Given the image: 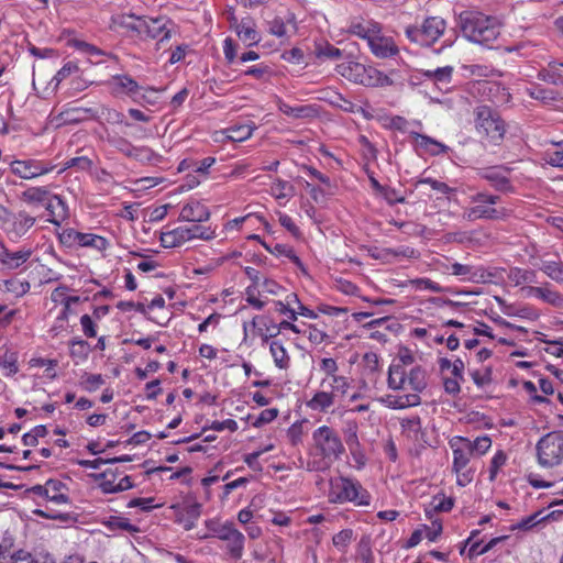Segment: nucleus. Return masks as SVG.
Masks as SVG:
<instances>
[{"label": "nucleus", "instance_id": "obj_40", "mask_svg": "<svg viewBox=\"0 0 563 563\" xmlns=\"http://www.w3.org/2000/svg\"><path fill=\"white\" fill-rule=\"evenodd\" d=\"M236 34L242 41L247 43L249 46L257 44L260 41L257 31L245 22L236 25Z\"/></svg>", "mask_w": 563, "mask_h": 563}, {"label": "nucleus", "instance_id": "obj_28", "mask_svg": "<svg viewBox=\"0 0 563 563\" xmlns=\"http://www.w3.org/2000/svg\"><path fill=\"white\" fill-rule=\"evenodd\" d=\"M407 382V372L405 367L400 364H391L388 371V387L395 390H400L405 388V384Z\"/></svg>", "mask_w": 563, "mask_h": 563}, {"label": "nucleus", "instance_id": "obj_5", "mask_svg": "<svg viewBox=\"0 0 563 563\" xmlns=\"http://www.w3.org/2000/svg\"><path fill=\"white\" fill-rule=\"evenodd\" d=\"M446 23L440 16L427 18L421 26H407L406 36L421 46L432 45L445 31Z\"/></svg>", "mask_w": 563, "mask_h": 563}, {"label": "nucleus", "instance_id": "obj_64", "mask_svg": "<svg viewBox=\"0 0 563 563\" xmlns=\"http://www.w3.org/2000/svg\"><path fill=\"white\" fill-rule=\"evenodd\" d=\"M472 378L478 387L485 386L492 382V368L487 367L483 374L475 371L472 373Z\"/></svg>", "mask_w": 563, "mask_h": 563}, {"label": "nucleus", "instance_id": "obj_29", "mask_svg": "<svg viewBox=\"0 0 563 563\" xmlns=\"http://www.w3.org/2000/svg\"><path fill=\"white\" fill-rule=\"evenodd\" d=\"M547 164L563 169V141L551 142V146L543 153Z\"/></svg>", "mask_w": 563, "mask_h": 563}, {"label": "nucleus", "instance_id": "obj_41", "mask_svg": "<svg viewBox=\"0 0 563 563\" xmlns=\"http://www.w3.org/2000/svg\"><path fill=\"white\" fill-rule=\"evenodd\" d=\"M113 84L117 88H120L121 91H124L131 96H135L140 90L137 82L128 75L113 77Z\"/></svg>", "mask_w": 563, "mask_h": 563}, {"label": "nucleus", "instance_id": "obj_9", "mask_svg": "<svg viewBox=\"0 0 563 563\" xmlns=\"http://www.w3.org/2000/svg\"><path fill=\"white\" fill-rule=\"evenodd\" d=\"M66 485L58 479H48L44 485H35L29 488V494L37 495L55 504H67L68 496L63 492Z\"/></svg>", "mask_w": 563, "mask_h": 563}, {"label": "nucleus", "instance_id": "obj_7", "mask_svg": "<svg viewBox=\"0 0 563 563\" xmlns=\"http://www.w3.org/2000/svg\"><path fill=\"white\" fill-rule=\"evenodd\" d=\"M168 21L164 18L156 19H134L133 23H126L125 25L137 32L140 35H145L150 38H159L156 43L157 49L164 48V44L170 38L172 32L167 27Z\"/></svg>", "mask_w": 563, "mask_h": 563}, {"label": "nucleus", "instance_id": "obj_2", "mask_svg": "<svg viewBox=\"0 0 563 563\" xmlns=\"http://www.w3.org/2000/svg\"><path fill=\"white\" fill-rule=\"evenodd\" d=\"M312 440L317 455L321 457V461L308 463V468L311 471L328 468L332 462L339 460L344 453V445L338 432L328 426L316 429L312 433Z\"/></svg>", "mask_w": 563, "mask_h": 563}, {"label": "nucleus", "instance_id": "obj_46", "mask_svg": "<svg viewBox=\"0 0 563 563\" xmlns=\"http://www.w3.org/2000/svg\"><path fill=\"white\" fill-rule=\"evenodd\" d=\"M185 230L189 234V241L192 239H201L205 241H209L214 238V231H211L210 229L199 225V224H194L191 227H185Z\"/></svg>", "mask_w": 563, "mask_h": 563}, {"label": "nucleus", "instance_id": "obj_10", "mask_svg": "<svg viewBox=\"0 0 563 563\" xmlns=\"http://www.w3.org/2000/svg\"><path fill=\"white\" fill-rule=\"evenodd\" d=\"M471 199L473 203H476L475 208L484 212L483 214H481L482 219L499 220L508 216L506 209H498L492 207L493 205H496L500 200L499 196L478 192L474 195Z\"/></svg>", "mask_w": 563, "mask_h": 563}, {"label": "nucleus", "instance_id": "obj_4", "mask_svg": "<svg viewBox=\"0 0 563 563\" xmlns=\"http://www.w3.org/2000/svg\"><path fill=\"white\" fill-rule=\"evenodd\" d=\"M538 463L543 467H553L563 460V431H553L543 435L536 446Z\"/></svg>", "mask_w": 563, "mask_h": 563}, {"label": "nucleus", "instance_id": "obj_34", "mask_svg": "<svg viewBox=\"0 0 563 563\" xmlns=\"http://www.w3.org/2000/svg\"><path fill=\"white\" fill-rule=\"evenodd\" d=\"M278 108L284 114L296 119L309 118L316 114V110L311 106L291 107L280 101Z\"/></svg>", "mask_w": 563, "mask_h": 563}, {"label": "nucleus", "instance_id": "obj_63", "mask_svg": "<svg viewBox=\"0 0 563 563\" xmlns=\"http://www.w3.org/2000/svg\"><path fill=\"white\" fill-rule=\"evenodd\" d=\"M80 324L87 338H95L97 335L96 325L89 314L81 316Z\"/></svg>", "mask_w": 563, "mask_h": 563}, {"label": "nucleus", "instance_id": "obj_6", "mask_svg": "<svg viewBox=\"0 0 563 563\" xmlns=\"http://www.w3.org/2000/svg\"><path fill=\"white\" fill-rule=\"evenodd\" d=\"M476 130L493 141H499L505 134V123L500 117L487 106H479L475 109Z\"/></svg>", "mask_w": 563, "mask_h": 563}, {"label": "nucleus", "instance_id": "obj_52", "mask_svg": "<svg viewBox=\"0 0 563 563\" xmlns=\"http://www.w3.org/2000/svg\"><path fill=\"white\" fill-rule=\"evenodd\" d=\"M328 101L334 106V107H338L346 112H353L354 111V107L355 104L345 99L341 93L339 92H335V91H332L330 93V97L328 98Z\"/></svg>", "mask_w": 563, "mask_h": 563}, {"label": "nucleus", "instance_id": "obj_12", "mask_svg": "<svg viewBox=\"0 0 563 563\" xmlns=\"http://www.w3.org/2000/svg\"><path fill=\"white\" fill-rule=\"evenodd\" d=\"M33 251L30 247H21L11 251L0 242V264L7 269H16L26 263Z\"/></svg>", "mask_w": 563, "mask_h": 563}, {"label": "nucleus", "instance_id": "obj_51", "mask_svg": "<svg viewBox=\"0 0 563 563\" xmlns=\"http://www.w3.org/2000/svg\"><path fill=\"white\" fill-rule=\"evenodd\" d=\"M463 444H466L467 448L471 446L472 453L477 452L478 454H484L490 448L492 440L488 437H478L474 441L464 439Z\"/></svg>", "mask_w": 563, "mask_h": 563}, {"label": "nucleus", "instance_id": "obj_8", "mask_svg": "<svg viewBox=\"0 0 563 563\" xmlns=\"http://www.w3.org/2000/svg\"><path fill=\"white\" fill-rule=\"evenodd\" d=\"M350 69L355 73L354 80L361 85L368 87H383L393 85V80L378 69L374 67L366 68L358 63L350 66Z\"/></svg>", "mask_w": 563, "mask_h": 563}, {"label": "nucleus", "instance_id": "obj_35", "mask_svg": "<svg viewBox=\"0 0 563 563\" xmlns=\"http://www.w3.org/2000/svg\"><path fill=\"white\" fill-rule=\"evenodd\" d=\"M254 126L250 124H241L228 128L224 133L228 140L232 142H243L252 136Z\"/></svg>", "mask_w": 563, "mask_h": 563}, {"label": "nucleus", "instance_id": "obj_32", "mask_svg": "<svg viewBox=\"0 0 563 563\" xmlns=\"http://www.w3.org/2000/svg\"><path fill=\"white\" fill-rule=\"evenodd\" d=\"M387 401L390 408L404 409L407 407L418 406L421 402V398L417 394H407L402 396H387Z\"/></svg>", "mask_w": 563, "mask_h": 563}, {"label": "nucleus", "instance_id": "obj_1", "mask_svg": "<svg viewBox=\"0 0 563 563\" xmlns=\"http://www.w3.org/2000/svg\"><path fill=\"white\" fill-rule=\"evenodd\" d=\"M459 26L467 40L487 46L500 34L498 21L477 11L461 12Z\"/></svg>", "mask_w": 563, "mask_h": 563}, {"label": "nucleus", "instance_id": "obj_25", "mask_svg": "<svg viewBox=\"0 0 563 563\" xmlns=\"http://www.w3.org/2000/svg\"><path fill=\"white\" fill-rule=\"evenodd\" d=\"M159 240L164 247H176L189 241V234L185 230V227H179L174 230L163 232Z\"/></svg>", "mask_w": 563, "mask_h": 563}, {"label": "nucleus", "instance_id": "obj_54", "mask_svg": "<svg viewBox=\"0 0 563 563\" xmlns=\"http://www.w3.org/2000/svg\"><path fill=\"white\" fill-rule=\"evenodd\" d=\"M507 455L503 451H498L490 461L489 466V481H495L498 471L505 465Z\"/></svg>", "mask_w": 563, "mask_h": 563}, {"label": "nucleus", "instance_id": "obj_58", "mask_svg": "<svg viewBox=\"0 0 563 563\" xmlns=\"http://www.w3.org/2000/svg\"><path fill=\"white\" fill-rule=\"evenodd\" d=\"M352 537L353 531L351 529H344L339 533L334 534L332 541L335 547L345 548L351 542Z\"/></svg>", "mask_w": 563, "mask_h": 563}, {"label": "nucleus", "instance_id": "obj_13", "mask_svg": "<svg viewBox=\"0 0 563 563\" xmlns=\"http://www.w3.org/2000/svg\"><path fill=\"white\" fill-rule=\"evenodd\" d=\"M35 217L29 214L26 211H19L18 213L11 214L7 231L15 238H21L29 232L35 224Z\"/></svg>", "mask_w": 563, "mask_h": 563}, {"label": "nucleus", "instance_id": "obj_43", "mask_svg": "<svg viewBox=\"0 0 563 563\" xmlns=\"http://www.w3.org/2000/svg\"><path fill=\"white\" fill-rule=\"evenodd\" d=\"M329 387V390L334 396L335 393H340L342 395L346 394L349 388L347 379L344 376H333L331 378V382H328L327 379H322L321 386L322 387Z\"/></svg>", "mask_w": 563, "mask_h": 563}, {"label": "nucleus", "instance_id": "obj_30", "mask_svg": "<svg viewBox=\"0 0 563 563\" xmlns=\"http://www.w3.org/2000/svg\"><path fill=\"white\" fill-rule=\"evenodd\" d=\"M334 404V396L330 390H321L308 401V407L312 410L327 411Z\"/></svg>", "mask_w": 563, "mask_h": 563}, {"label": "nucleus", "instance_id": "obj_20", "mask_svg": "<svg viewBox=\"0 0 563 563\" xmlns=\"http://www.w3.org/2000/svg\"><path fill=\"white\" fill-rule=\"evenodd\" d=\"M421 74L427 79L433 81L440 89L449 90L452 82L453 67L444 66L437 69L421 70Z\"/></svg>", "mask_w": 563, "mask_h": 563}, {"label": "nucleus", "instance_id": "obj_19", "mask_svg": "<svg viewBox=\"0 0 563 563\" xmlns=\"http://www.w3.org/2000/svg\"><path fill=\"white\" fill-rule=\"evenodd\" d=\"M528 296H534L553 307L563 306V295L548 287L528 286L522 288Z\"/></svg>", "mask_w": 563, "mask_h": 563}, {"label": "nucleus", "instance_id": "obj_38", "mask_svg": "<svg viewBox=\"0 0 563 563\" xmlns=\"http://www.w3.org/2000/svg\"><path fill=\"white\" fill-rule=\"evenodd\" d=\"M563 63H556V62H552L549 64V68L548 69H542L539 71L538 74V78L540 80H543V81H547L549 84H552V85H560L563 82V77L561 74H559V67H563L562 66Z\"/></svg>", "mask_w": 563, "mask_h": 563}, {"label": "nucleus", "instance_id": "obj_23", "mask_svg": "<svg viewBox=\"0 0 563 563\" xmlns=\"http://www.w3.org/2000/svg\"><path fill=\"white\" fill-rule=\"evenodd\" d=\"M52 192L46 187H30L21 194V200L32 206H46Z\"/></svg>", "mask_w": 563, "mask_h": 563}, {"label": "nucleus", "instance_id": "obj_37", "mask_svg": "<svg viewBox=\"0 0 563 563\" xmlns=\"http://www.w3.org/2000/svg\"><path fill=\"white\" fill-rule=\"evenodd\" d=\"M0 367L7 371L5 375L11 376L18 373V354L11 350L5 349L0 351Z\"/></svg>", "mask_w": 563, "mask_h": 563}, {"label": "nucleus", "instance_id": "obj_15", "mask_svg": "<svg viewBox=\"0 0 563 563\" xmlns=\"http://www.w3.org/2000/svg\"><path fill=\"white\" fill-rule=\"evenodd\" d=\"M372 53L379 58H387L398 53V47L390 37L374 34L368 41Z\"/></svg>", "mask_w": 563, "mask_h": 563}, {"label": "nucleus", "instance_id": "obj_39", "mask_svg": "<svg viewBox=\"0 0 563 563\" xmlns=\"http://www.w3.org/2000/svg\"><path fill=\"white\" fill-rule=\"evenodd\" d=\"M77 244L80 246H90L95 247L99 251L106 250L108 242L104 238L90 234V233H81L79 232Z\"/></svg>", "mask_w": 563, "mask_h": 563}, {"label": "nucleus", "instance_id": "obj_16", "mask_svg": "<svg viewBox=\"0 0 563 563\" xmlns=\"http://www.w3.org/2000/svg\"><path fill=\"white\" fill-rule=\"evenodd\" d=\"M210 211L199 201L188 202L181 208L179 220L189 222H205L209 220Z\"/></svg>", "mask_w": 563, "mask_h": 563}, {"label": "nucleus", "instance_id": "obj_53", "mask_svg": "<svg viewBox=\"0 0 563 563\" xmlns=\"http://www.w3.org/2000/svg\"><path fill=\"white\" fill-rule=\"evenodd\" d=\"M389 255L404 256V257H417V252L410 247H401L399 250L384 249L379 254L373 255L376 258H387Z\"/></svg>", "mask_w": 563, "mask_h": 563}, {"label": "nucleus", "instance_id": "obj_45", "mask_svg": "<svg viewBox=\"0 0 563 563\" xmlns=\"http://www.w3.org/2000/svg\"><path fill=\"white\" fill-rule=\"evenodd\" d=\"M65 117L66 122H79L92 114V110L89 108L74 107L69 108L62 113Z\"/></svg>", "mask_w": 563, "mask_h": 563}, {"label": "nucleus", "instance_id": "obj_44", "mask_svg": "<svg viewBox=\"0 0 563 563\" xmlns=\"http://www.w3.org/2000/svg\"><path fill=\"white\" fill-rule=\"evenodd\" d=\"M528 93L531 98L540 100L544 103L556 100V92L551 89H544L539 86H533L528 89Z\"/></svg>", "mask_w": 563, "mask_h": 563}, {"label": "nucleus", "instance_id": "obj_33", "mask_svg": "<svg viewBox=\"0 0 563 563\" xmlns=\"http://www.w3.org/2000/svg\"><path fill=\"white\" fill-rule=\"evenodd\" d=\"M454 506V499L452 497H445L442 494L435 495L432 498L429 507L426 509V514L431 518L432 512L450 511Z\"/></svg>", "mask_w": 563, "mask_h": 563}, {"label": "nucleus", "instance_id": "obj_24", "mask_svg": "<svg viewBox=\"0 0 563 563\" xmlns=\"http://www.w3.org/2000/svg\"><path fill=\"white\" fill-rule=\"evenodd\" d=\"M410 136L418 147L424 150L427 153L431 155H438L440 153L446 152L448 150V146L431 139L430 136L422 135L417 132H411Z\"/></svg>", "mask_w": 563, "mask_h": 563}, {"label": "nucleus", "instance_id": "obj_61", "mask_svg": "<svg viewBox=\"0 0 563 563\" xmlns=\"http://www.w3.org/2000/svg\"><path fill=\"white\" fill-rule=\"evenodd\" d=\"M278 416V410L276 408H269L263 410L260 416L256 418L254 423L255 427H260L266 423L272 422Z\"/></svg>", "mask_w": 563, "mask_h": 563}, {"label": "nucleus", "instance_id": "obj_47", "mask_svg": "<svg viewBox=\"0 0 563 563\" xmlns=\"http://www.w3.org/2000/svg\"><path fill=\"white\" fill-rule=\"evenodd\" d=\"M103 384L104 379L101 374H85L80 382L81 387L89 393L96 391Z\"/></svg>", "mask_w": 563, "mask_h": 563}, {"label": "nucleus", "instance_id": "obj_62", "mask_svg": "<svg viewBox=\"0 0 563 563\" xmlns=\"http://www.w3.org/2000/svg\"><path fill=\"white\" fill-rule=\"evenodd\" d=\"M346 444L350 448V451L352 455H355V450L360 448V442L357 438V427L356 424H353L349 428L347 435H346Z\"/></svg>", "mask_w": 563, "mask_h": 563}, {"label": "nucleus", "instance_id": "obj_49", "mask_svg": "<svg viewBox=\"0 0 563 563\" xmlns=\"http://www.w3.org/2000/svg\"><path fill=\"white\" fill-rule=\"evenodd\" d=\"M90 346L88 342L81 339H74L70 341V356L78 358H86L89 354Z\"/></svg>", "mask_w": 563, "mask_h": 563}, {"label": "nucleus", "instance_id": "obj_17", "mask_svg": "<svg viewBox=\"0 0 563 563\" xmlns=\"http://www.w3.org/2000/svg\"><path fill=\"white\" fill-rule=\"evenodd\" d=\"M507 169L500 167H489L483 170L482 177L499 191H512L509 178L505 174Z\"/></svg>", "mask_w": 563, "mask_h": 563}, {"label": "nucleus", "instance_id": "obj_3", "mask_svg": "<svg viewBox=\"0 0 563 563\" xmlns=\"http://www.w3.org/2000/svg\"><path fill=\"white\" fill-rule=\"evenodd\" d=\"M329 485L328 499L330 503L343 504L353 501L360 506H367L369 504V495L357 482L339 476L331 478Z\"/></svg>", "mask_w": 563, "mask_h": 563}, {"label": "nucleus", "instance_id": "obj_18", "mask_svg": "<svg viewBox=\"0 0 563 563\" xmlns=\"http://www.w3.org/2000/svg\"><path fill=\"white\" fill-rule=\"evenodd\" d=\"M45 209L48 211L51 219L48 221L55 225L60 223L68 218V207L66 202L57 195H51Z\"/></svg>", "mask_w": 563, "mask_h": 563}, {"label": "nucleus", "instance_id": "obj_56", "mask_svg": "<svg viewBox=\"0 0 563 563\" xmlns=\"http://www.w3.org/2000/svg\"><path fill=\"white\" fill-rule=\"evenodd\" d=\"M420 185H430V187L433 190L439 191L443 195H446V194H450L451 191H453V189L451 187H449L445 183H442V181H439V180H435L432 178H422V179L418 180L416 186L418 187Z\"/></svg>", "mask_w": 563, "mask_h": 563}, {"label": "nucleus", "instance_id": "obj_26", "mask_svg": "<svg viewBox=\"0 0 563 563\" xmlns=\"http://www.w3.org/2000/svg\"><path fill=\"white\" fill-rule=\"evenodd\" d=\"M407 380L413 394L419 395L427 388V371L422 366H415L407 373Z\"/></svg>", "mask_w": 563, "mask_h": 563}, {"label": "nucleus", "instance_id": "obj_48", "mask_svg": "<svg viewBox=\"0 0 563 563\" xmlns=\"http://www.w3.org/2000/svg\"><path fill=\"white\" fill-rule=\"evenodd\" d=\"M402 431L408 434V437H412L417 439L418 434L421 432V419L416 416L408 419L401 420Z\"/></svg>", "mask_w": 563, "mask_h": 563}, {"label": "nucleus", "instance_id": "obj_60", "mask_svg": "<svg viewBox=\"0 0 563 563\" xmlns=\"http://www.w3.org/2000/svg\"><path fill=\"white\" fill-rule=\"evenodd\" d=\"M77 71H78L77 64L74 62H68L57 71L54 79L57 81V84H59L65 78H67L69 75L77 73Z\"/></svg>", "mask_w": 563, "mask_h": 563}, {"label": "nucleus", "instance_id": "obj_50", "mask_svg": "<svg viewBox=\"0 0 563 563\" xmlns=\"http://www.w3.org/2000/svg\"><path fill=\"white\" fill-rule=\"evenodd\" d=\"M92 166L93 161L88 156H76L65 162V168H77L82 172H89Z\"/></svg>", "mask_w": 563, "mask_h": 563}, {"label": "nucleus", "instance_id": "obj_31", "mask_svg": "<svg viewBox=\"0 0 563 563\" xmlns=\"http://www.w3.org/2000/svg\"><path fill=\"white\" fill-rule=\"evenodd\" d=\"M269 351L274 358L275 365L280 369H286L289 367L290 357L284 347V345L278 341H273L269 344Z\"/></svg>", "mask_w": 563, "mask_h": 563}, {"label": "nucleus", "instance_id": "obj_55", "mask_svg": "<svg viewBox=\"0 0 563 563\" xmlns=\"http://www.w3.org/2000/svg\"><path fill=\"white\" fill-rule=\"evenodd\" d=\"M273 328L274 332L269 334H262V340L264 343H267L271 338L277 336L283 329H289L295 333H300V330L297 328V325L287 320L282 321L279 324H273Z\"/></svg>", "mask_w": 563, "mask_h": 563}, {"label": "nucleus", "instance_id": "obj_59", "mask_svg": "<svg viewBox=\"0 0 563 563\" xmlns=\"http://www.w3.org/2000/svg\"><path fill=\"white\" fill-rule=\"evenodd\" d=\"M110 143L119 150L121 153H123L126 156L132 155V151L135 146H133L126 139L123 137H115L110 140Z\"/></svg>", "mask_w": 563, "mask_h": 563}, {"label": "nucleus", "instance_id": "obj_27", "mask_svg": "<svg viewBox=\"0 0 563 563\" xmlns=\"http://www.w3.org/2000/svg\"><path fill=\"white\" fill-rule=\"evenodd\" d=\"M244 536L239 530H236L234 527L232 530L227 534V537L223 539V541L228 542V550L230 555L239 560L242 556L243 548H244Z\"/></svg>", "mask_w": 563, "mask_h": 563}, {"label": "nucleus", "instance_id": "obj_22", "mask_svg": "<svg viewBox=\"0 0 563 563\" xmlns=\"http://www.w3.org/2000/svg\"><path fill=\"white\" fill-rule=\"evenodd\" d=\"M120 472L118 468H107L98 474H90L96 482L99 483V488L104 494H114L117 490V478Z\"/></svg>", "mask_w": 563, "mask_h": 563}, {"label": "nucleus", "instance_id": "obj_57", "mask_svg": "<svg viewBox=\"0 0 563 563\" xmlns=\"http://www.w3.org/2000/svg\"><path fill=\"white\" fill-rule=\"evenodd\" d=\"M78 236L79 232L75 231L74 229L63 230V232L58 235L60 243L68 247L77 243Z\"/></svg>", "mask_w": 563, "mask_h": 563}, {"label": "nucleus", "instance_id": "obj_21", "mask_svg": "<svg viewBox=\"0 0 563 563\" xmlns=\"http://www.w3.org/2000/svg\"><path fill=\"white\" fill-rule=\"evenodd\" d=\"M347 32L368 42L374 34H380L382 26L373 20L367 21L365 24L361 21H352Z\"/></svg>", "mask_w": 563, "mask_h": 563}, {"label": "nucleus", "instance_id": "obj_36", "mask_svg": "<svg viewBox=\"0 0 563 563\" xmlns=\"http://www.w3.org/2000/svg\"><path fill=\"white\" fill-rule=\"evenodd\" d=\"M540 269L552 280L563 284V262L544 261Z\"/></svg>", "mask_w": 563, "mask_h": 563}, {"label": "nucleus", "instance_id": "obj_11", "mask_svg": "<svg viewBox=\"0 0 563 563\" xmlns=\"http://www.w3.org/2000/svg\"><path fill=\"white\" fill-rule=\"evenodd\" d=\"M10 166L11 172L23 179H33L53 169L48 164L36 159H16Z\"/></svg>", "mask_w": 563, "mask_h": 563}, {"label": "nucleus", "instance_id": "obj_14", "mask_svg": "<svg viewBox=\"0 0 563 563\" xmlns=\"http://www.w3.org/2000/svg\"><path fill=\"white\" fill-rule=\"evenodd\" d=\"M463 442L464 438H455L450 442L453 450L452 470L454 473H460L461 471L465 470L472 456L471 446L467 448V445L463 444Z\"/></svg>", "mask_w": 563, "mask_h": 563}, {"label": "nucleus", "instance_id": "obj_42", "mask_svg": "<svg viewBox=\"0 0 563 563\" xmlns=\"http://www.w3.org/2000/svg\"><path fill=\"white\" fill-rule=\"evenodd\" d=\"M206 527L214 537L223 540L234 526L231 522L221 523L218 520L211 519L206 521Z\"/></svg>", "mask_w": 563, "mask_h": 563}]
</instances>
